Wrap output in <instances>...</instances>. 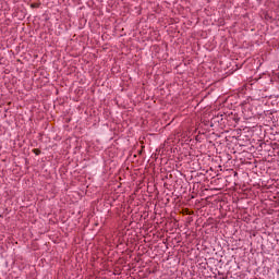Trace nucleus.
<instances>
[{"label":"nucleus","instance_id":"f257e3e1","mask_svg":"<svg viewBox=\"0 0 279 279\" xmlns=\"http://www.w3.org/2000/svg\"><path fill=\"white\" fill-rule=\"evenodd\" d=\"M33 154L35 156H40V149H38V148L33 149Z\"/></svg>","mask_w":279,"mask_h":279}]
</instances>
